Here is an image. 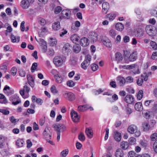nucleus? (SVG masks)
<instances>
[{
    "label": "nucleus",
    "instance_id": "nucleus-1",
    "mask_svg": "<svg viewBox=\"0 0 157 157\" xmlns=\"http://www.w3.org/2000/svg\"><path fill=\"white\" fill-rule=\"evenodd\" d=\"M138 53L136 51H134L131 54L129 52H124V57L125 60V62L128 63L129 62H133L137 59Z\"/></svg>",
    "mask_w": 157,
    "mask_h": 157
},
{
    "label": "nucleus",
    "instance_id": "nucleus-2",
    "mask_svg": "<svg viewBox=\"0 0 157 157\" xmlns=\"http://www.w3.org/2000/svg\"><path fill=\"white\" fill-rule=\"evenodd\" d=\"M147 33L151 36H154L156 35V31H155L154 26L149 25H147L145 28Z\"/></svg>",
    "mask_w": 157,
    "mask_h": 157
},
{
    "label": "nucleus",
    "instance_id": "nucleus-3",
    "mask_svg": "<svg viewBox=\"0 0 157 157\" xmlns=\"http://www.w3.org/2000/svg\"><path fill=\"white\" fill-rule=\"evenodd\" d=\"M91 59V57L90 55H86L84 60L81 64V67L84 69H86L90 63Z\"/></svg>",
    "mask_w": 157,
    "mask_h": 157
},
{
    "label": "nucleus",
    "instance_id": "nucleus-4",
    "mask_svg": "<svg viewBox=\"0 0 157 157\" xmlns=\"http://www.w3.org/2000/svg\"><path fill=\"white\" fill-rule=\"evenodd\" d=\"M53 127L57 133L63 132L65 129V126L62 124H57L53 125Z\"/></svg>",
    "mask_w": 157,
    "mask_h": 157
},
{
    "label": "nucleus",
    "instance_id": "nucleus-5",
    "mask_svg": "<svg viewBox=\"0 0 157 157\" xmlns=\"http://www.w3.org/2000/svg\"><path fill=\"white\" fill-rule=\"evenodd\" d=\"M53 62L56 66L59 67L62 64L63 60L61 57L57 56L54 58Z\"/></svg>",
    "mask_w": 157,
    "mask_h": 157
},
{
    "label": "nucleus",
    "instance_id": "nucleus-6",
    "mask_svg": "<svg viewBox=\"0 0 157 157\" xmlns=\"http://www.w3.org/2000/svg\"><path fill=\"white\" fill-rule=\"evenodd\" d=\"M61 14L63 18L69 19L71 17V12L68 10H64L62 11Z\"/></svg>",
    "mask_w": 157,
    "mask_h": 157
},
{
    "label": "nucleus",
    "instance_id": "nucleus-7",
    "mask_svg": "<svg viewBox=\"0 0 157 157\" xmlns=\"http://www.w3.org/2000/svg\"><path fill=\"white\" fill-rule=\"evenodd\" d=\"M64 97L66 99L69 101H72L75 99V96L74 94L70 92H67L64 94Z\"/></svg>",
    "mask_w": 157,
    "mask_h": 157
},
{
    "label": "nucleus",
    "instance_id": "nucleus-8",
    "mask_svg": "<svg viewBox=\"0 0 157 157\" xmlns=\"http://www.w3.org/2000/svg\"><path fill=\"white\" fill-rule=\"evenodd\" d=\"M71 116L73 121L75 122H77L79 119V117L77 112L74 110H72L71 113Z\"/></svg>",
    "mask_w": 157,
    "mask_h": 157
},
{
    "label": "nucleus",
    "instance_id": "nucleus-9",
    "mask_svg": "<svg viewBox=\"0 0 157 157\" xmlns=\"http://www.w3.org/2000/svg\"><path fill=\"white\" fill-rule=\"evenodd\" d=\"M89 43L87 38L84 37L81 38L80 41V44L83 47H85L89 44Z\"/></svg>",
    "mask_w": 157,
    "mask_h": 157
},
{
    "label": "nucleus",
    "instance_id": "nucleus-10",
    "mask_svg": "<svg viewBox=\"0 0 157 157\" xmlns=\"http://www.w3.org/2000/svg\"><path fill=\"white\" fill-rule=\"evenodd\" d=\"M43 135L44 138L46 139L48 138L51 139L52 133L49 130L48 128H46L44 131Z\"/></svg>",
    "mask_w": 157,
    "mask_h": 157
},
{
    "label": "nucleus",
    "instance_id": "nucleus-11",
    "mask_svg": "<svg viewBox=\"0 0 157 157\" xmlns=\"http://www.w3.org/2000/svg\"><path fill=\"white\" fill-rule=\"evenodd\" d=\"M30 3L28 0H23L21 2V6L24 9H26L29 6Z\"/></svg>",
    "mask_w": 157,
    "mask_h": 157
},
{
    "label": "nucleus",
    "instance_id": "nucleus-12",
    "mask_svg": "<svg viewBox=\"0 0 157 157\" xmlns=\"http://www.w3.org/2000/svg\"><path fill=\"white\" fill-rule=\"evenodd\" d=\"M137 129V128L136 125L134 124H131L128 127V131L130 133L133 134L135 131H136Z\"/></svg>",
    "mask_w": 157,
    "mask_h": 157
},
{
    "label": "nucleus",
    "instance_id": "nucleus-13",
    "mask_svg": "<svg viewBox=\"0 0 157 157\" xmlns=\"http://www.w3.org/2000/svg\"><path fill=\"white\" fill-rule=\"evenodd\" d=\"M103 44L107 47L110 48L112 46V44L110 40L107 38L102 39Z\"/></svg>",
    "mask_w": 157,
    "mask_h": 157
},
{
    "label": "nucleus",
    "instance_id": "nucleus-14",
    "mask_svg": "<svg viewBox=\"0 0 157 157\" xmlns=\"http://www.w3.org/2000/svg\"><path fill=\"white\" fill-rule=\"evenodd\" d=\"M142 127L144 131H147L149 130H151L150 126L148 122L145 121L142 124Z\"/></svg>",
    "mask_w": 157,
    "mask_h": 157
},
{
    "label": "nucleus",
    "instance_id": "nucleus-15",
    "mask_svg": "<svg viewBox=\"0 0 157 157\" xmlns=\"http://www.w3.org/2000/svg\"><path fill=\"white\" fill-rule=\"evenodd\" d=\"M85 132L87 136L91 138L93 137V132L92 130L90 127L86 128L85 130Z\"/></svg>",
    "mask_w": 157,
    "mask_h": 157
},
{
    "label": "nucleus",
    "instance_id": "nucleus-16",
    "mask_svg": "<svg viewBox=\"0 0 157 157\" xmlns=\"http://www.w3.org/2000/svg\"><path fill=\"white\" fill-rule=\"evenodd\" d=\"M30 89L29 87L26 85H25L23 87V90H21L20 91V94L23 96L24 95V92L28 93L30 91Z\"/></svg>",
    "mask_w": 157,
    "mask_h": 157
},
{
    "label": "nucleus",
    "instance_id": "nucleus-17",
    "mask_svg": "<svg viewBox=\"0 0 157 157\" xmlns=\"http://www.w3.org/2000/svg\"><path fill=\"white\" fill-rule=\"evenodd\" d=\"M117 81L118 82L119 84L121 86H123L125 83V80L123 77L119 76L117 78Z\"/></svg>",
    "mask_w": 157,
    "mask_h": 157
},
{
    "label": "nucleus",
    "instance_id": "nucleus-18",
    "mask_svg": "<svg viewBox=\"0 0 157 157\" xmlns=\"http://www.w3.org/2000/svg\"><path fill=\"white\" fill-rule=\"evenodd\" d=\"M124 101L127 103L130 104L134 101V98L130 95H127L124 98Z\"/></svg>",
    "mask_w": 157,
    "mask_h": 157
},
{
    "label": "nucleus",
    "instance_id": "nucleus-19",
    "mask_svg": "<svg viewBox=\"0 0 157 157\" xmlns=\"http://www.w3.org/2000/svg\"><path fill=\"white\" fill-rule=\"evenodd\" d=\"M103 8V12L105 14H106L109 8V3L106 2H104L102 4Z\"/></svg>",
    "mask_w": 157,
    "mask_h": 157
},
{
    "label": "nucleus",
    "instance_id": "nucleus-20",
    "mask_svg": "<svg viewBox=\"0 0 157 157\" xmlns=\"http://www.w3.org/2000/svg\"><path fill=\"white\" fill-rule=\"evenodd\" d=\"M135 108L136 110L141 111L143 109V107L142 103L140 102H137L135 105Z\"/></svg>",
    "mask_w": 157,
    "mask_h": 157
},
{
    "label": "nucleus",
    "instance_id": "nucleus-21",
    "mask_svg": "<svg viewBox=\"0 0 157 157\" xmlns=\"http://www.w3.org/2000/svg\"><path fill=\"white\" fill-rule=\"evenodd\" d=\"M115 56L116 60L117 61L118 63L122 60L123 57L122 54L120 53L117 52L115 54Z\"/></svg>",
    "mask_w": 157,
    "mask_h": 157
},
{
    "label": "nucleus",
    "instance_id": "nucleus-22",
    "mask_svg": "<svg viewBox=\"0 0 157 157\" xmlns=\"http://www.w3.org/2000/svg\"><path fill=\"white\" fill-rule=\"evenodd\" d=\"M129 146V143L126 141H123L121 143V147L124 150L127 149Z\"/></svg>",
    "mask_w": 157,
    "mask_h": 157
},
{
    "label": "nucleus",
    "instance_id": "nucleus-23",
    "mask_svg": "<svg viewBox=\"0 0 157 157\" xmlns=\"http://www.w3.org/2000/svg\"><path fill=\"white\" fill-rule=\"evenodd\" d=\"M55 77L56 81L57 82L59 83L62 82L63 78L61 75L59 74H57L55 75Z\"/></svg>",
    "mask_w": 157,
    "mask_h": 157
},
{
    "label": "nucleus",
    "instance_id": "nucleus-24",
    "mask_svg": "<svg viewBox=\"0 0 157 157\" xmlns=\"http://www.w3.org/2000/svg\"><path fill=\"white\" fill-rule=\"evenodd\" d=\"M79 37L76 34H74L72 35L71 37V41L75 44H76L78 42L79 39Z\"/></svg>",
    "mask_w": 157,
    "mask_h": 157
},
{
    "label": "nucleus",
    "instance_id": "nucleus-25",
    "mask_svg": "<svg viewBox=\"0 0 157 157\" xmlns=\"http://www.w3.org/2000/svg\"><path fill=\"white\" fill-rule=\"evenodd\" d=\"M71 46L69 43L65 44L63 48V51L65 52H68L71 50Z\"/></svg>",
    "mask_w": 157,
    "mask_h": 157
},
{
    "label": "nucleus",
    "instance_id": "nucleus-26",
    "mask_svg": "<svg viewBox=\"0 0 157 157\" xmlns=\"http://www.w3.org/2000/svg\"><path fill=\"white\" fill-rule=\"evenodd\" d=\"M52 27L54 30H59L61 27L60 22L58 21L55 22L52 25Z\"/></svg>",
    "mask_w": 157,
    "mask_h": 157
},
{
    "label": "nucleus",
    "instance_id": "nucleus-27",
    "mask_svg": "<svg viewBox=\"0 0 157 157\" xmlns=\"http://www.w3.org/2000/svg\"><path fill=\"white\" fill-rule=\"evenodd\" d=\"M114 138L116 141L118 142L120 141L121 139V133L117 132H115Z\"/></svg>",
    "mask_w": 157,
    "mask_h": 157
},
{
    "label": "nucleus",
    "instance_id": "nucleus-28",
    "mask_svg": "<svg viewBox=\"0 0 157 157\" xmlns=\"http://www.w3.org/2000/svg\"><path fill=\"white\" fill-rule=\"evenodd\" d=\"M91 40L93 42H96L98 39V34L95 32H93L91 33Z\"/></svg>",
    "mask_w": 157,
    "mask_h": 157
},
{
    "label": "nucleus",
    "instance_id": "nucleus-29",
    "mask_svg": "<svg viewBox=\"0 0 157 157\" xmlns=\"http://www.w3.org/2000/svg\"><path fill=\"white\" fill-rule=\"evenodd\" d=\"M116 157H123V151L121 149H117L116 152Z\"/></svg>",
    "mask_w": 157,
    "mask_h": 157
},
{
    "label": "nucleus",
    "instance_id": "nucleus-30",
    "mask_svg": "<svg viewBox=\"0 0 157 157\" xmlns=\"http://www.w3.org/2000/svg\"><path fill=\"white\" fill-rule=\"evenodd\" d=\"M7 102V101L5 96L2 94H0V103L2 104H6Z\"/></svg>",
    "mask_w": 157,
    "mask_h": 157
},
{
    "label": "nucleus",
    "instance_id": "nucleus-31",
    "mask_svg": "<svg viewBox=\"0 0 157 157\" xmlns=\"http://www.w3.org/2000/svg\"><path fill=\"white\" fill-rule=\"evenodd\" d=\"M115 28L117 30L121 31L123 29L124 27L122 23H118L116 24Z\"/></svg>",
    "mask_w": 157,
    "mask_h": 157
},
{
    "label": "nucleus",
    "instance_id": "nucleus-32",
    "mask_svg": "<svg viewBox=\"0 0 157 157\" xmlns=\"http://www.w3.org/2000/svg\"><path fill=\"white\" fill-rule=\"evenodd\" d=\"M144 35V31L142 29H138L136 35L137 37H141Z\"/></svg>",
    "mask_w": 157,
    "mask_h": 157
},
{
    "label": "nucleus",
    "instance_id": "nucleus-33",
    "mask_svg": "<svg viewBox=\"0 0 157 157\" xmlns=\"http://www.w3.org/2000/svg\"><path fill=\"white\" fill-rule=\"evenodd\" d=\"M74 52L77 53L79 52L81 50V47L78 45H75L73 47Z\"/></svg>",
    "mask_w": 157,
    "mask_h": 157
},
{
    "label": "nucleus",
    "instance_id": "nucleus-34",
    "mask_svg": "<svg viewBox=\"0 0 157 157\" xmlns=\"http://www.w3.org/2000/svg\"><path fill=\"white\" fill-rule=\"evenodd\" d=\"M109 34L110 36L113 38H115L117 35L116 31L114 30L111 29L109 32Z\"/></svg>",
    "mask_w": 157,
    "mask_h": 157
},
{
    "label": "nucleus",
    "instance_id": "nucleus-35",
    "mask_svg": "<svg viewBox=\"0 0 157 157\" xmlns=\"http://www.w3.org/2000/svg\"><path fill=\"white\" fill-rule=\"evenodd\" d=\"M69 150L68 149H66L62 151L60 153L61 157H66L68 154Z\"/></svg>",
    "mask_w": 157,
    "mask_h": 157
},
{
    "label": "nucleus",
    "instance_id": "nucleus-36",
    "mask_svg": "<svg viewBox=\"0 0 157 157\" xmlns=\"http://www.w3.org/2000/svg\"><path fill=\"white\" fill-rule=\"evenodd\" d=\"M24 143V141L22 139H20L17 140L16 144L18 147H21L23 146Z\"/></svg>",
    "mask_w": 157,
    "mask_h": 157
},
{
    "label": "nucleus",
    "instance_id": "nucleus-37",
    "mask_svg": "<svg viewBox=\"0 0 157 157\" xmlns=\"http://www.w3.org/2000/svg\"><path fill=\"white\" fill-rule=\"evenodd\" d=\"M128 142L129 144L134 145L136 144V139L133 137H131L129 139Z\"/></svg>",
    "mask_w": 157,
    "mask_h": 157
},
{
    "label": "nucleus",
    "instance_id": "nucleus-38",
    "mask_svg": "<svg viewBox=\"0 0 157 157\" xmlns=\"http://www.w3.org/2000/svg\"><path fill=\"white\" fill-rule=\"evenodd\" d=\"M143 96V92L142 90H140L137 95V98L139 100H141Z\"/></svg>",
    "mask_w": 157,
    "mask_h": 157
},
{
    "label": "nucleus",
    "instance_id": "nucleus-39",
    "mask_svg": "<svg viewBox=\"0 0 157 157\" xmlns=\"http://www.w3.org/2000/svg\"><path fill=\"white\" fill-rule=\"evenodd\" d=\"M11 39L12 41L13 42H16L17 40V42H18L20 40V37L17 36V37L13 35H12L11 36Z\"/></svg>",
    "mask_w": 157,
    "mask_h": 157
},
{
    "label": "nucleus",
    "instance_id": "nucleus-40",
    "mask_svg": "<svg viewBox=\"0 0 157 157\" xmlns=\"http://www.w3.org/2000/svg\"><path fill=\"white\" fill-rule=\"evenodd\" d=\"M51 92L54 94H56L58 92V90H57L56 87L53 85L51 88Z\"/></svg>",
    "mask_w": 157,
    "mask_h": 157
},
{
    "label": "nucleus",
    "instance_id": "nucleus-41",
    "mask_svg": "<svg viewBox=\"0 0 157 157\" xmlns=\"http://www.w3.org/2000/svg\"><path fill=\"white\" fill-rule=\"evenodd\" d=\"M57 43L56 40V39H54L53 38H50V44L52 46H54L56 45Z\"/></svg>",
    "mask_w": 157,
    "mask_h": 157
},
{
    "label": "nucleus",
    "instance_id": "nucleus-42",
    "mask_svg": "<svg viewBox=\"0 0 157 157\" xmlns=\"http://www.w3.org/2000/svg\"><path fill=\"white\" fill-rule=\"evenodd\" d=\"M144 116L146 119H149L150 117V112L146 111L143 113Z\"/></svg>",
    "mask_w": 157,
    "mask_h": 157
},
{
    "label": "nucleus",
    "instance_id": "nucleus-43",
    "mask_svg": "<svg viewBox=\"0 0 157 157\" xmlns=\"http://www.w3.org/2000/svg\"><path fill=\"white\" fill-rule=\"evenodd\" d=\"M37 66V64L36 63H33L31 67V71L33 73L34 72L35 70L36 69Z\"/></svg>",
    "mask_w": 157,
    "mask_h": 157
},
{
    "label": "nucleus",
    "instance_id": "nucleus-44",
    "mask_svg": "<svg viewBox=\"0 0 157 157\" xmlns=\"http://www.w3.org/2000/svg\"><path fill=\"white\" fill-rule=\"evenodd\" d=\"M151 46L152 48L154 50H157V44L153 41H151L150 43Z\"/></svg>",
    "mask_w": 157,
    "mask_h": 157
},
{
    "label": "nucleus",
    "instance_id": "nucleus-45",
    "mask_svg": "<svg viewBox=\"0 0 157 157\" xmlns=\"http://www.w3.org/2000/svg\"><path fill=\"white\" fill-rule=\"evenodd\" d=\"M116 15L114 14H109L107 15V17L110 20H113L116 17Z\"/></svg>",
    "mask_w": 157,
    "mask_h": 157
},
{
    "label": "nucleus",
    "instance_id": "nucleus-46",
    "mask_svg": "<svg viewBox=\"0 0 157 157\" xmlns=\"http://www.w3.org/2000/svg\"><path fill=\"white\" fill-rule=\"evenodd\" d=\"M19 98L17 95H14L10 97V101H13L18 100Z\"/></svg>",
    "mask_w": 157,
    "mask_h": 157
},
{
    "label": "nucleus",
    "instance_id": "nucleus-47",
    "mask_svg": "<svg viewBox=\"0 0 157 157\" xmlns=\"http://www.w3.org/2000/svg\"><path fill=\"white\" fill-rule=\"evenodd\" d=\"M150 138L152 141H155L157 139V133H154L152 134L150 136Z\"/></svg>",
    "mask_w": 157,
    "mask_h": 157
},
{
    "label": "nucleus",
    "instance_id": "nucleus-48",
    "mask_svg": "<svg viewBox=\"0 0 157 157\" xmlns=\"http://www.w3.org/2000/svg\"><path fill=\"white\" fill-rule=\"evenodd\" d=\"M85 136L83 133L81 132L78 135V139L81 141H84L85 140Z\"/></svg>",
    "mask_w": 157,
    "mask_h": 157
},
{
    "label": "nucleus",
    "instance_id": "nucleus-49",
    "mask_svg": "<svg viewBox=\"0 0 157 157\" xmlns=\"http://www.w3.org/2000/svg\"><path fill=\"white\" fill-rule=\"evenodd\" d=\"M67 85L69 87H72L75 85V83L72 80H70L67 82Z\"/></svg>",
    "mask_w": 157,
    "mask_h": 157
},
{
    "label": "nucleus",
    "instance_id": "nucleus-50",
    "mask_svg": "<svg viewBox=\"0 0 157 157\" xmlns=\"http://www.w3.org/2000/svg\"><path fill=\"white\" fill-rule=\"evenodd\" d=\"M39 23L42 25H44L46 24V21L43 18H40L38 19Z\"/></svg>",
    "mask_w": 157,
    "mask_h": 157
},
{
    "label": "nucleus",
    "instance_id": "nucleus-51",
    "mask_svg": "<svg viewBox=\"0 0 157 157\" xmlns=\"http://www.w3.org/2000/svg\"><path fill=\"white\" fill-rule=\"evenodd\" d=\"M17 70L15 67H13L11 70V74L13 76L16 75Z\"/></svg>",
    "mask_w": 157,
    "mask_h": 157
},
{
    "label": "nucleus",
    "instance_id": "nucleus-52",
    "mask_svg": "<svg viewBox=\"0 0 157 157\" xmlns=\"http://www.w3.org/2000/svg\"><path fill=\"white\" fill-rule=\"evenodd\" d=\"M0 112L5 115H8L10 113L9 111L2 109H0Z\"/></svg>",
    "mask_w": 157,
    "mask_h": 157
},
{
    "label": "nucleus",
    "instance_id": "nucleus-53",
    "mask_svg": "<svg viewBox=\"0 0 157 157\" xmlns=\"http://www.w3.org/2000/svg\"><path fill=\"white\" fill-rule=\"evenodd\" d=\"M98 66L95 64H93L91 65V68L92 70L94 71H95L98 68Z\"/></svg>",
    "mask_w": 157,
    "mask_h": 157
},
{
    "label": "nucleus",
    "instance_id": "nucleus-54",
    "mask_svg": "<svg viewBox=\"0 0 157 157\" xmlns=\"http://www.w3.org/2000/svg\"><path fill=\"white\" fill-rule=\"evenodd\" d=\"M19 72V75L21 76L25 77V76L26 73L23 69H20Z\"/></svg>",
    "mask_w": 157,
    "mask_h": 157
},
{
    "label": "nucleus",
    "instance_id": "nucleus-55",
    "mask_svg": "<svg viewBox=\"0 0 157 157\" xmlns=\"http://www.w3.org/2000/svg\"><path fill=\"white\" fill-rule=\"evenodd\" d=\"M135 152L132 151H129L128 154V157H136Z\"/></svg>",
    "mask_w": 157,
    "mask_h": 157
},
{
    "label": "nucleus",
    "instance_id": "nucleus-56",
    "mask_svg": "<svg viewBox=\"0 0 157 157\" xmlns=\"http://www.w3.org/2000/svg\"><path fill=\"white\" fill-rule=\"evenodd\" d=\"M156 122L155 120H152L151 121L150 125V128H151V129H152V128H154V126L155 124H156Z\"/></svg>",
    "mask_w": 157,
    "mask_h": 157
},
{
    "label": "nucleus",
    "instance_id": "nucleus-57",
    "mask_svg": "<svg viewBox=\"0 0 157 157\" xmlns=\"http://www.w3.org/2000/svg\"><path fill=\"white\" fill-rule=\"evenodd\" d=\"M10 120L11 122L12 123L14 124L17 122V119H16L13 116H12L10 117ZM18 121L19 120H17V121Z\"/></svg>",
    "mask_w": 157,
    "mask_h": 157
},
{
    "label": "nucleus",
    "instance_id": "nucleus-58",
    "mask_svg": "<svg viewBox=\"0 0 157 157\" xmlns=\"http://www.w3.org/2000/svg\"><path fill=\"white\" fill-rule=\"evenodd\" d=\"M62 8L60 6H57L55 9V13L56 14H58L62 10Z\"/></svg>",
    "mask_w": 157,
    "mask_h": 157
},
{
    "label": "nucleus",
    "instance_id": "nucleus-59",
    "mask_svg": "<svg viewBox=\"0 0 157 157\" xmlns=\"http://www.w3.org/2000/svg\"><path fill=\"white\" fill-rule=\"evenodd\" d=\"M143 82V80L142 78H138L137 81V84L139 86H141Z\"/></svg>",
    "mask_w": 157,
    "mask_h": 157
},
{
    "label": "nucleus",
    "instance_id": "nucleus-60",
    "mask_svg": "<svg viewBox=\"0 0 157 157\" xmlns=\"http://www.w3.org/2000/svg\"><path fill=\"white\" fill-rule=\"evenodd\" d=\"M109 85L111 87L115 88L116 87V85L115 81H112L110 82Z\"/></svg>",
    "mask_w": 157,
    "mask_h": 157
},
{
    "label": "nucleus",
    "instance_id": "nucleus-61",
    "mask_svg": "<svg viewBox=\"0 0 157 157\" xmlns=\"http://www.w3.org/2000/svg\"><path fill=\"white\" fill-rule=\"evenodd\" d=\"M27 78L28 82L31 81H34L32 77L29 75H27Z\"/></svg>",
    "mask_w": 157,
    "mask_h": 157
},
{
    "label": "nucleus",
    "instance_id": "nucleus-62",
    "mask_svg": "<svg viewBox=\"0 0 157 157\" xmlns=\"http://www.w3.org/2000/svg\"><path fill=\"white\" fill-rule=\"evenodd\" d=\"M32 143L31 140H27V147L28 148H30L32 145Z\"/></svg>",
    "mask_w": 157,
    "mask_h": 157
},
{
    "label": "nucleus",
    "instance_id": "nucleus-63",
    "mask_svg": "<svg viewBox=\"0 0 157 157\" xmlns=\"http://www.w3.org/2000/svg\"><path fill=\"white\" fill-rule=\"evenodd\" d=\"M151 14L155 17H157V11L155 10H152L151 11Z\"/></svg>",
    "mask_w": 157,
    "mask_h": 157
},
{
    "label": "nucleus",
    "instance_id": "nucleus-64",
    "mask_svg": "<svg viewBox=\"0 0 157 157\" xmlns=\"http://www.w3.org/2000/svg\"><path fill=\"white\" fill-rule=\"evenodd\" d=\"M153 147L155 151L157 153V140L154 142L153 144Z\"/></svg>",
    "mask_w": 157,
    "mask_h": 157
}]
</instances>
